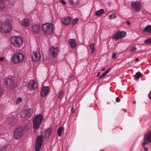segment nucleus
I'll return each mask as SVG.
<instances>
[{
	"mask_svg": "<svg viewBox=\"0 0 151 151\" xmlns=\"http://www.w3.org/2000/svg\"><path fill=\"white\" fill-rule=\"evenodd\" d=\"M78 18H75L74 19L72 22V24L73 25H74L76 24L77 23L78 21Z\"/></svg>",
	"mask_w": 151,
	"mask_h": 151,
	"instance_id": "obj_29",
	"label": "nucleus"
},
{
	"mask_svg": "<svg viewBox=\"0 0 151 151\" xmlns=\"http://www.w3.org/2000/svg\"><path fill=\"white\" fill-rule=\"evenodd\" d=\"M131 7L136 12L140 11L142 9V5L140 1H133L131 3Z\"/></svg>",
	"mask_w": 151,
	"mask_h": 151,
	"instance_id": "obj_7",
	"label": "nucleus"
},
{
	"mask_svg": "<svg viewBox=\"0 0 151 151\" xmlns=\"http://www.w3.org/2000/svg\"><path fill=\"white\" fill-rule=\"evenodd\" d=\"M105 70V68H103V69H102V71H104V70Z\"/></svg>",
	"mask_w": 151,
	"mask_h": 151,
	"instance_id": "obj_50",
	"label": "nucleus"
},
{
	"mask_svg": "<svg viewBox=\"0 0 151 151\" xmlns=\"http://www.w3.org/2000/svg\"><path fill=\"white\" fill-rule=\"evenodd\" d=\"M71 19L69 17L63 18L62 19V21L63 23L66 25L69 24L71 22Z\"/></svg>",
	"mask_w": 151,
	"mask_h": 151,
	"instance_id": "obj_19",
	"label": "nucleus"
},
{
	"mask_svg": "<svg viewBox=\"0 0 151 151\" xmlns=\"http://www.w3.org/2000/svg\"><path fill=\"white\" fill-rule=\"evenodd\" d=\"M23 135V130L22 128H17L15 129L14 132V139H19Z\"/></svg>",
	"mask_w": 151,
	"mask_h": 151,
	"instance_id": "obj_8",
	"label": "nucleus"
},
{
	"mask_svg": "<svg viewBox=\"0 0 151 151\" xmlns=\"http://www.w3.org/2000/svg\"><path fill=\"white\" fill-rule=\"evenodd\" d=\"M133 103L134 104H135L136 103V102L135 101H134L133 102Z\"/></svg>",
	"mask_w": 151,
	"mask_h": 151,
	"instance_id": "obj_49",
	"label": "nucleus"
},
{
	"mask_svg": "<svg viewBox=\"0 0 151 151\" xmlns=\"http://www.w3.org/2000/svg\"><path fill=\"white\" fill-rule=\"evenodd\" d=\"M144 32H151V25H148L144 29Z\"/></svg>",
	"mask_w": 151,
	"mask_h": 151,
	"instance_id": "obj_23",
	"label": "nucleus"
},
{
	"mask_svg": "<svg viewBox=\"0 0 151 151\" xmlns=\"http://www.w3.org/2000/svg\"><path fill=\"white\" fill-rule=\"evenodd\" d=\"M106 75V74L104 73H103L100 76L99 78L101 79V78H103Z\"/></svg>",
	"mask_w": 151,
	"mask_h": 151,
	"instance_id": "obj_36",
	"label": "nucleus"
},
{
	"mask_svg": "<svg viewBox=\"0 0 151 151\" xmlns=\"http://www.w3.org/2000/svg\"><path fill=\"white\" fill-rule=\"evenodd\" d=\"M5 7V3L4 2H0V11H2Z\"/></svg>",
	"mask_w": 151,
	"mask_h": 151,
	"instance_id": "obj_25",
	"label": "nucleus"
},
{
	"mask_svg": "<svg viewBox=\"0 0 151 151\" xmlns=\"http://www.w3.org/2000/svg\"><path fill=\"white\" fill-rule=\"evenodd\" d=\"M142 146L144 148V150L145 151H147L148 150V149L145 147V146L144 147H143L142 145Z\"/></svg>",
	"mask_w": 151,
	"mask_h": 151,
	"instance_id": "obj_45",
	"label": "nucleus"
},
{
	"mask_svg": "<svg viewBox=\"0 0 151 151\" xmlns=\"http://www.w3.org/2000/svg\"><path fill=\"white\" fill-rule=\"evenodd\" d=\"M12 27L9 20H6L0 27V32L7 33L11 31Z\"/></svg>",
	"mask_w": 151,
	"mask_h": 151,
	"instance_id": "obj_2",
	"label": "nucleus"
},
{
	"mask_svg": "<svg viewBox=\"0 0 151 151\" xmlns=\"http://www.w3.org/2000/svg\"><path fill=\"white\" fill-rule=\"evenodd\" d=\"M104 11L103 9H101L97 11L96 13V16H100L104 13Z\"/></svg>",
	"mask_w": 151,
	"mask_h": 151,
	"instance_id": "obj_24",
	"label": "nucleus"
},
{
	"mask_svg": "<svg viewBox=\"0 0 151 151\" xmlns=\"http://www.w3.org/2000/svg\"><path fill=\"white\" fill-rule=\"evenodd\" d=\"M149 142L151 143V131L148 132L145 134L142 145L144 147L145 145L148 144Z\"/></svg>",
	"mask_w": 151,
	"mask_h": 151,
	"instance_id": "obj_6",
	"label": "nucleus"
},
{
	"mask_svg": "<svg viewBox=\"0 0 151 151\" xmlns=\"http://www.w3.org/2000/svg\"><path fill=\"white\" fill-rule=\"evenodd\" d=\"M90 48L92 50L91 52L93 53L95 52V49L94 47V43H92L90 45Z\"/></svg>",
	"mask_w": 151,
	"mask_h": 151,
	"instance_id": "obj_27",
	"label": "nucleus"
},
{
	"mask_svg": "<svg viewBox=\"0 0 151 151\" xmlns=\"http://www.w3.org/2000/svg\"><path fill=\"white\" fill-rule=\"evenodd\" d=\"M9 4L12 5H13L15 4L14 0H9Z\"/></svg>",
	"mask_w": 151,
	"mask_h": 151,
	"instance_id": "obj_33",
	"label": "nucleus"
},
{
	"mask_svg": "<svg viewBox=\"0 0 151 151\" xmlns=\"http://www.w3.org/2000/svg\"><path fill=\"white\" fill-rule=\"evenodd\" d=\"M4 58L3 57L0 58V61H2L4 60Z\"/></svg>",
	"mask_w": 151,
	"mask_h": 151,
	"instance_id": "obj_44",
	"label": "nucleus"
},
{
	"mask_svg": "<svg viewBox=\"0 0 151 151\" xmlns=\"http://www.w3.org/2000/svg\"><path fill=\"white\" fill-rule=\"evenodd\" d=\"M127 24H128L129 25H130V23L129 21H127Z\"/></svg>",
	"mask_w": 151,
	"mask_h": 151,
	"instance_id": "obj_46",
	"label": "nucleus"
},
{
	"mask_svg": "<svg viewBox=\"0 0 151 151\" xmlns=\"http://www.w3.org/2000/svg\"><path fill=\"white\" fill-rule=\"evenodd\" d=\"M144 42L147 44H149L151 43V38L147 39Z\"/></svg>",
	"mask_w": 151,
	"mask_h": 151,
	"instance_id": "obj_30",
	"label": "nucleus"
},
{
	"mask_svg": "<svg viewBox=\"0 0 151 151\" xmlns=\"http://www.w3.org/2000/svg\"><path fill=\"white\" fill-rule=\"evenodd\" d=\"M141 76V74L140 72H138L136 74V75H135V76L136 78L137 79H139V78Z\"/></svg>",
	"mask_w": 151,
	"mask_h": 151,
	"instance_id": "obj_32",
	"label": "nucleus"
},
{
	"mask_svg": "<svg viewBox=\"0 0 151 151\" xmlns=\"http://www.w3.org/2000/svg\"><path fill=\"white\" fill-rule=\"evenodd\" d=\"M52 132V130L51 128H49L47 129L45 132V137L47 138L49 137L51 134Z\"/></svg>",
	"mask_w": 151,
	"mask_h": 151,
	"instance_id": "obj_21",
	"label": "nucleus"
},
{
	"mask_svg": "<svg viewBox=\"0 0 151 151\" xmlns=\"http://www.w3.org/2000/svg\"><path fill=\"white\" fill-rule=\"evenodd\" d=\"M137 48L136 47H133L131 48V51L132 52H134L137 50Z\"/></svg>",
	"mask_w": 151,
	"mask_h": 151,
	"instance_id": "obj_37",
	"label": "nucleus"
},
{
	"mask_svg": "<svg viewBox=\"0 0 151 151\" xmlns=\"http://www.w3.org/2000/svg\"><path fill=\"white\" fill-rule=\"evenodd\" d=\"M43 119V116L40 114L36 115L33 121V129L38 128L41 124L42 120Z\"/></svg>",
	"mask_w": 151,
	"mask_h": 151,
	"instance_id": "obj_4",
	"label": "nucleus"
},
{
	"mask_svg": "<svg viewBox=\"0 0 151 151\" xmlns=\"http://www.w3.org/2000/svg\"><path fill=\"white\" fill-rule=\"evenodd\" d=\"M21 24L24 27H28L30 24V22L28 19L25 18L22 19Z\"/></svg>",
	"mask_w": 151,
	"mask_h": 151,
	"instance_id": "obj_18",
	"label": "nucleus"
},
{
	"mask_svg": "<svg viewBox=\"0 0 151 151\" xmlns=\"http://www.w3.org/2000/svg\"><path fill=\"white\" fill-rule=\"evenodd\" d=\"M43 142V137L42 135L39 136L37 139V142L35 146L36 151H39Z\"/></svg>",
	"mask_w": 151,
	"mask_h": 151,
	"instance_id": "obj_9",
	"label": "nucleus"
},
{
	"mask_svg": "<svg viewBox=\"0 0 151 151\" xmlns=\"http://www.w3.org/2000/svg\"><path fill=\"white\" fill-rule=\"evenodd\" d=\"M116 101L117 102H119L120 101V99L119 98L117 97L116 98Z\"/></svg>",
	"mask_w": 151,
	"mask_h": 151,
	"instance_id": "obj_43",
	"label": "nucleus"
},
{
	"mask_svg": "<svg viewBox=\"0 0 151 151\" xmlns=\"http://www.w3.org/2000/svg\"><path fill=\"white\" fill-rule=\"evenodd\" d=\"M63 130V128L62 127H60L58 130V136L60 137L61 136L62 131Z\"/></svg>",
	"mask_w": 151,
	"mask_h": 151,
	"instance_id": "obj_28",
	"label": "nucleus"
},
{
	"mask_svg": "<svg viewBox=\"0 0 151 151\" xmlns=\"http://www.w3.org/2000/svg\"><path fill=\"white\" fill-rule=\"evenodd\" d=\"M65 93V91L63 90H60L58 92V98L61 100L63 98Z\"/></svg>",
	"mask_w": 151,
	"mask_h": 151,
	"instance_id": "obj_22",
	"label": "nucleus"
},
{
	"mask_svg": "<svg viewBox=\"0 0 151 151\" xmlns=\"http://www.w3.org/2000/svg\"><path fill=\"white\" fill-rule=\"evenodd\" d=\"M111 68L107 70L105 72H104V73L106 75L109 72Z\"/></svg>",
	"mask_w": 151,
	"mask_h": 151,
	"instance_id": "obj_40",
	"label": "nucleus"
},
{
	"mask_svg": "<svg viewBox=\"0 0 151 151\" xmlns=\"http://www.w3.org/2000/svg\"><path fill=\"white\" fill-rule=\"evenodd\" d=\"M148 97L149 99L151 100V91L148 94Z\"/></svg>",
	"mask_w": 151,
	"mask_h": 151,
	"instance_id": "obj_42",
	"label": "nucleus"
},
{
	"mask_svg": "<svg viewBox=\"0 0 151 151\" xmlns=\"http://www.w3.org/2000/svg\"><path fill=\"white\" fill-rule=\"evenodd\" d=\"M100 74V72H98V73H97V76H99Z\"/></svg>",
	"mask_w": 151,
	"mask_h": 151,
	"instance_id": "obj_47",
	"label": "nucleus"
},
{
	"mask_svg": "<svg viewBox=\"0 0 151 151\" xmlns=\"http://www.w3.org/2000/svg\"><path fill=\"white\" fill-rule=\"evenodd\" d=\"M42 29L46 34H50L53 31L52 25V24L49 23L44 24L42 25Z\"/></svg>",
	"mask_w": 151,
	"mask_h": 151,
	"instance_id": "obj_5",
	"label": "nucleus"
},
{
	"mask_svg": "<svg viewBox=\"0 0 151 151\" xmlns=\"http://www.w3.org/2000/svg\"><path fill=\"white\" fill-rule=\"evenodd\" d=\"M40 27L38 24H33L32 27V31L36 34H38L40 32Z\"/></svg>",
	"mask_w": 151,
	"mask_h": 151,
	"instance_id": "obj_16",
	"label": "nucleus"
},
{
	"mask_svg": "<svg viewBox=\"0 0 151 151\" xmlns=\"http://www.w3.org/2000/svg\"><path fill=\"white\" fill-rule=\"evenodd\" d=\"M7 145H6L2 147L0 150V151H7Z\"/></svg>",
	"mask_w": 151,
	"mask_h": 151,
	"instance_id": "obj_31",
	"label": "nucleus"
},
{
	"mask_svg": "<svg viewBox=\"0 0 151 151\" xmlns=\"http://www.w3.org/2000/svg\"><path fill=\"white\" fill-rule=\"evenodd\" d=\"M117 17V15L116 14H112L109 16V19H114Z\"/></svg>",
	"mask_w": 151,
	"mask_h": 151,
	"instance_id": "obj_26",
	"label": "nucleus"
},
{
	"mask_svg": "<svg viewBox=\"0 0 151 151\" xmlns=\"http://www.w3.org/2000/svg\"><path fill=\"white\" fill-rule=\"evenodd\" d=\"M126 35V32L124 31L118 32L116 33L113 37V38L116 41L124 38Z\"/></svg>",
	"mask_w": 151,
	"mask_h": 151,
	"instance_id": "obj_10",
	"label": "nucleus"
},
{
	"mask_svg": "<svg viewBox=\"0 0 151 151\" xmlns=\"http://www.w3.org/2000/svg\"><path fill=\"white\" fill-rule=\"evenodd\" d=\"M5 84L9 86H11L14 83L13 81L12 77L11 76H9L7 78H6L4 79Z\"/></svg>",
	"mask_w": 151,
	"mask_h": 151,
	"instance_id": "obj_14",
	"label": "nucleus"
},
{
	"mask_svg": "<svg viewBox=\"0 0 151 151\" xmlns=\"http://www.w3.org/2000/svg\"><path fill=\"white\" fill-rule=\"evenodd\" d=\"M69 3L71 5H73L74 4V1L73 0H69Z\"/></svg>",
	"mask_w": 151,
	"mask_h": 151,
	"instance_id": "obj_35",
	"label": "nucleus"
},
{
	"mask_svg": "<svg viewBox=\"0 0 151 151\" xmlns=\"http://www.w3.org/2000/svg\"><path fill=\"white\" fill-rule=\"evenodd\" d=\"M3 93V92L2 89L1 88H0V97L2 96Z\"/></svg>",
	"mask_w": 151,
	"mask_h": 151,
	"instance_id": "obj_38",
	"label": "nucleus"
},
{
	"mask_svg": "<svg viewBox=\"0 0 151 151\" xmlns=\"http://www.w3.org/2000/svg\"><path fill=\"white\" fill-rule=\"evenodd\" d=\"M40 58V55L38 52H34L32 55V59L35 62H37Z\"/></svg>",
	"mask_w": 151,
	"mask_h": 151,
	"instance_id": "obj_13",
	"label": "nucleus"
},
{
	"mask_svg": "<svg viewBox=\"0 0 151 151\" xmlns=\"http://www.w3.org/2000/svg\"><path fill=\"white\" fill-rule=\"evenodd\" d=\"M69 42L72 48H74L77 45V43L75 40L73 39H70Z\"/></svg>",
	"mask_w": 151,
	"mask_h": 151,
	"instance_id": "obj_20",
	"label": "nucleus"
},
{
	"mask_svg": "<svg viewBox=\"0 0 151 151\" xmlns=\"http://www.w3.org/2000/svg\"><path fill=\"white\" fill-rule=\"evenodd\" d=\"M49 91V88L47 86H42L41 88V96L42 97L46 96Z\"/></svg>",
	"mask_w": 151,
	"mask_h": 151,
	"instance_id": "obj_12",
	"label": "nucleus"
},
{
	"mask_svg": "<svg viewBox=\"0 0 151 151\" xmlns=\"http://www.w3.org/2000/svg\"><path fill=\"white\" fill-rule=\"evenodd\" d=\"M11 42L13 45L16 47H19L22 46L23 43V40L21 37L14 36L12 37Z\"/></svg>",
	"mask_w": 151,
	"mask_h": 151,
	"instance_id": "obj_3",
	"label": "nucleus"
},
{
	"mask_svg": "<svg viewBox=\"0 0 151 151\" xmlns=\"http://www.w3.org/2000/svg\"><path fill=\"white\" fill-rule=\"evenodd\" d=\"M37 86V84L34 80L31 81L28 84V87L31 89H35Z\"/></svg>",
	"mask_w": 151,
	"mask_h": 151,
	"instance_id": "obj_17",
	"label": "nucleus"
},
{
	"mask_svg": "<svg viewBox=\"0 0 151 151\" xmlns=\"http://www.w3.org/2000/svg\"><path fill=\"white\" fill-rule=\"evenodd\" d=\"M61 2L62 4H63L64 5H65L66 4V2L64 1L63 0H61Z\"/></svg>",
	"mask_w": 151,
	"mask_h": 151,
	"instance_id": "obj_41",
	"label": "nucleus"
},
{
	"mask_svg": "<svg viewBox=\"0 0 151 151\" xmlns=\"http://www.w3.org/2000/svg\"><path fill=\"white\" fill-rule=\"evenodd\" d=\"M139 61V59L138 58H137L135 59V61L136 62H137Z\"/></svg>",
	"mask_w": 151,
	"mask_h": 151,
	"instance_id": "obj_48",
	"label": "nucleus"
},
{
	"mask_svg": "<svg viewBox=\"0 0 151 151\" xmlns=\"http://www.w3.org/2000/svg\"><path fill=\"white\" fill-rule=\"evenodd\" d=\"M24 58V56L23 54L16 53L12 55L11 58V61L14 64H19L23 62Z\"/></svg>",
	"mask_w": 151,
	"mask_h": 151,
	"instance_id": "obj_1",
	"label": "nucleus"
},
{
	"mask_svg": "<svg viewBox=\"0 0 151 151\" xmlns=\"http://www.w3.org/2000/svg\"><path fill=\"white\" fill-rule=\"evenodd\" d=\"M58 51V49L56 46L51 47L50 49V53L51 56L53 58H55L57 55Z\"/></svg>",
	"mask_w": 151,
	"mask_h": 151,
	"instance_id": "obj_11",
	"label": "nucleus"
},
{
	"mask_svg": "<svg viewBox=\"0 0 151 151\" xmlns=\"http://www.w3.org/2000/svg\"><path fill=\"white\" fill-rule=\"evenodd\" d=\"M22 99L21 98H18L17 99V100L16 102V104H18L20 102H21L22 101Z\"/></svg>",
	"mask_w": 151,
	"mask_h": 151,
	"instance_id": "obj_34",
	"label": "nucleus"
},
{
	"mask_svg": "<svg viewBox=\"0 0 151 151\" xmlns=\"http://www.w3.org/2000/svg\"><path fill=\"white\" fill-rule=\"evenodd\" d=\"M31 114V110L30 109H28L24 110L21 113V115L22 117L27 118Z\"/></svg>",
	"mask_w": 151,
	"mask_h": 151,
	"instance_id": "obj_15",
	"label": "nucleus"
},
{
	"mask_svg": "<svg viewBox=\"0 0 151 151\" xmlns=\"http://www.w3.org/2000/svg\"><path fill=\"white\" fill-rule=\"evenodd\" d=\"M116 54L115 53H114L112 56L111 58L113 59H114L116 58Z\"/></svg>",
	"mask_w": 151,
	"mask_h": 151,
	"instance_id": "obj_39",
	"label": "nucleus"
}]
</instances>
